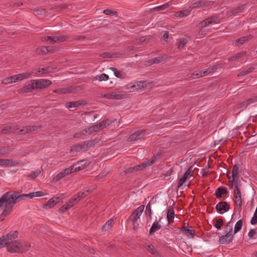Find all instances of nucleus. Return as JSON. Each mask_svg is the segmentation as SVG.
Masks as SVG:
<instances>
[{
    "mask_svg": "<svg viewBox=\"0 0 257 257\" xmlns=\"http://www.w3.org/2000/svg\"><path fill=\"white\" fill-rule=\"evenodd\" d=\"M215 18L214 17H210L203 21L199 23V26L201 28H204L208 25L211 24L215 20Z\"/></svg>",
    "mask_w": 257,
    "mask_h": 257,
    "instance_id": "4be33fe9",
    "label": "nucleus"
},
{
    "mask_svg": "<svg viewBox=\"0 0 257 257\" xmlns=\"http://www.w3.org/2000/svg\"><path fill=\"white\" fill-rule=\"evenodd\" d=\"M245 8V5L243 4L238 6V7L231 10L228 12V15L230 16L236 14L238 13L242 12L243 10Z\"/></svg>",
    "mask_w": 257,
    "mask_h": 257,
    "instance_id": "b1692460",
    "label": "nucleus"
},
{
    "mask_svg": "<svg viewBox=\"0 0 257 257\" xmlns=\"http://www.w3.org/2000/svg\"><path fill=\"white\" fill-rule=\"evenodd\" d=\"M145 135L144 131H138L135 133L132 134L127 139L129 142H133L136 140L142 139Z\"/></svg>",
    "mask_w": 257,
    "mask_h": 257,
    "instance_id": "9b49d317",
    "label": "nucleus"
},
{
    "mask_svg": "<svg viewBox=\"0 0 257 257\" xmlns=\"http://www.w3.org/2000/svg\"><path fill=\"white\" fill-rule=\"evenodd\" d=\"M253 69H254V67H249L246 70L242 71L240 72L238 74L237 76L239 77V76L245 75L249 73L250 72H251V71Z\"/></svg>",
    "mask_w": 257,
    "mask_h": 257,
    "instance_id": "5fc2aeb1",
    "label": "nucleus"
},
{
    "mask_svg": "<svg viewBox=\"0 0 257 257\" xmlns=\"http://www.w3.org/2000/svg\"><path fill=\"white\" fill-rule=\"evenodd\" d=\"M227 189L224 187H219L215 191V195L218 198H222V194H225L227 193Z\"/></svg>",
    "mask_w": 257,
    "mask_h": 257,
    "instance_id": "bb28decb",
    "label": "nucleus"
},
{
    "mask_svg": "<svg viewBox=\"0 0 257 257\" xmlns=\"http://www.w3.org/2000/svg\"><path fill=\"white\" fill-rule=\"evenodd\" d=\"M46 41H50V44H53L55 43H58L59 42H63L66 40V38L64 36H47V38H44Z\"/></svg>",
    "mask_w": 257,
    "mask_h": 257,
    "instance_id": "ddd939ff",
    "label": "nucleus"
},
{
    "mask_svg": "<svg viewBox=\"0 0 257 257\" xmlns=\"http://www.w3.org/2000/svg\"><path fill=\"white\" fill-rule=\"evenodd\" d=\"M41 52L43 54H46L47 53L50 52L49 50V47H43L41 48Z\"/></svg>",
    "mask_w": 257,
    "mask_h": 257,
    "instance_id": "774afa93",
    "label": "nucleus"
},
{
    "mask_svg": "<svg viewBox=\"0 0 257 257\" xmlns=\"http://www.w3.org/2000/svg\"><path fill=\"white\" fill-rule=\"evenodd\" d=\"M189 13H190V12L188 10H186L179 11L176 13V17H178L180 18H183L184 17H185V16H187V15H188Z\"/></svg>",
    "mask_w": 257,
    "mask_h": 257,
    "instance_id": "c03bdc74",
    "label": "nucleus"
},
{
    "mask_svg": "<svg viewBox=\"0 0 257 257\" xmlns=\"http://www.w3.org/2000/svg\"><path fill=\"white\" fill-rule=\"evenodd\" d=\"M223 224V219L221 218H219L218 219H216V223L215 224V227L218 229H220L221 226Z\"/></svg>",
    "mask_w": 257,
    "mask_h": 257,
    "instance_id": "680f3d73",
    "label": "nucleus"
},
{
    "mask_svg": "<svg viewBox=\"0 0 257 257\" xmlns=\"http://www.w3.org/2000/svg\"><path fill=\"white\" fill-rule=\"evenodd\" d=\"M252 38V36L251 35L241 37L235 40V45L236 46H239L251 40Z\"/></svg>",
    "mask_w": 257,
    "mask_h": 257,
    "instance_id": "2eb2a0df",
    "label": "nucleus"
},
{
    "mask_svg": "<svg viewBox=\"0 0 257 257\" xmlns=\"http://www.w3.org/2000/svg\"><path fill=\"white\" fill-rule=\"evenodd\" d=\"M242 226V220H239L237 221L236 223L234 229V233H236L237 232L239 231Z\"/></svg>",
    "mask_w": 257,
    "mask_h": 257,
    "instance_id": "37998d69",
    "label": "nucleus"
},
{
    "mask_svg": "<svg viewBox=\"0 0 257 257\" xmlns=\"http://www.w3.org/2000/svg\"><path fill=\"white\" fill-rule=\"evenodd\" d=\"M207 2L203 1H199L191 4L190 6V8H199L206 5Z\"/></svg>",
    "mask_w": 257,
    "mask_h": 257,
    "instance_id": "72a5a7b5",
    "label": "nucleus"
},
{
    "mask_svg": "<svg viewBox=\"0 0 257 257\" xmlns=\"http://www.w3.org/2000/svg\"><path fill=\"white\" fill-rule=\"evenodd\" d=\"M229 208V205L227 202L224 201H221L218 203L216 205L217 212L220 213H222V211H223V212L228 211Z\"/></svg>",
    "mask_w": 257,
    "mask_h": 257,
    "instance_id": "9d476101",
    "label": "nucleus"
},
{
    "mask_svg": "<svg viewBox=\"0 0 257 257\" xmlns=\"http://www.w3.org/2000/svg\"><path fill=\"white\" fill-rule=\"evenodd\" d=\"M215 68V67H209L207 69L202 70L201 71H202L203 76L207 74H209V73H210L211 72H213Z\"/></svg>",
    "mask_w": 257,
    "mask_h": 257,
    "instance_id": "13d9d810",
    "label": "nucleus"
},
{
    "mask_svg": "<svg viewBox=\"0 0 257 257\" xmlns=\"http://www.w3.org/2000/svg\"><path fill=\"white\" fill-rule=\"evenodd\" d=\"M16 80V82L22 81L24 79H28L31 77V72H26L18 75H14Z\"/></svg>",
    "mask_w": 257,
    "mask_h": 257,
    "instance_id": "f3484780",
    "label": "nucleus"
},
{
    "mask_svg": "<svg viewBox=\"0 0 257 257\" xmlns=\"http://www.w3.org/2000/svg\"><path fill=\"white\" fill-rule=\"evenodd\" d=\"M35 89H37L35 80H31V81L26 83L23 87L18 90V92L19 93H25L27 92H31Z\"/></svg>",
    "mask_w": 257,
    "mask_h": 257,
    "instance_id": "39448f33",
    "label": "nucleus"
},
{
    "mask_svg": "<svg viewBox=\"0 0 257 257\" xmlns=\"http://www.w3.org/2000/svg\"><path fill=\"white\" fill-rule=\"evenodd\" d=\"M163 60L162 57H156L153 59H152L151 60H149L148 61V63H149L150 65H152L155 63H158L159 62H161Z\"/></svg>",
    "mask_w": 257,
    "mask_h": 257,
    "instance_id": "a18cd8bd",
    "label": "nucleus"
},
{
    "mask_svg": "<svg viewBox=\"0 0 257 257\" xmlns=\"http://www.w3.org/2000/svg\"><path fill=\"white\" fill-rule=\"evenodd\" d=\"M15 82H16V80H15V78L14 77V75L9 77H7L2 80V83L4 84H8Z\"/></svg>",
    "mask_w": 257,
    "mask_h": 257,
    "instance_id": "a19ab883",
    "label": "nucleus"
},
{
    "mask_svg": "<svg viewBox=\"0 0 257 257\" xmlns=\"http://www.w3.org/2000/svg\"><path fill=\"white\" fill-rule=\"evenodd\" d=\"M42 70V74H47L50 72L52 70V68L51 67H47L46 68H41Z\"/></svg>",
    "mask_w": 257,
    "mask_h": 257,
    "instance_id": "0e129e2a",
    "label": "nucleus"
},
{
    "mask_svg": "<svg viewBox=\"0 0 257 257\" xmlns=\"http://www.w3.org/2000/svg\"><path fill=\"white\" fill-rule=\"evenodd\" d=\"M238 170L239 168L237 166V165H235L232 168V180H231V183H233V182H234V180L238 178Z\"/></svg>",
    "mask_w": 257,
    "mask_h": 257,
    "instance_id": "a878e982",
    "label": "nucleus"
},
{
    "mask_svg": "<svg viewBox=\"0 0 257 257\" xmlns=\"http://www.w3.org/2000/svg\"><path fill=\"white\" fill-rule=\"evenodd\" d=\"M114 223V219H109L106 223L102 227V231L103 232L107 231L110 229L112 226V225Z\"/></svg>",
    "mask_w": 257,
    "mask_h": 257,
    "instance_id": "5701e85b",
    "label": "nucleus"
},
{
    "mask_svg": "<svg viewBox=\"0 0 257 257\" xmlns=\"http://www.w3.org/2000/svg\"><path fill=\"white\" fill-rule=\"evenodd\" d=\"M256 101V98H255V97L250 98L245 100L243 102L239 104V107H244L246 108L249 104H250L253 102H254Z\"/></svg>",
    "mask_w": 257,
    "mask_h": 257,
    "instance_id": "473e14b6",
    "label": "nucleus"
},
{
    "mask_svg": "<svg viewBox=\"0 0 257 257\" xmlns=\"http://www.w3.org/2000/svg\"><path fill=\"white\" fill-rule=\"evenodd\" d=\"M161 225L159 224L158 222L156 220L152 224L151 228L149 230V234H152L155 233L156 231L158 230L161 228Z\"/></svg>",
    "mask_w": 257,
    "mask_h": 257,
    "instance_id": "cd10ccee",
    "label": "nucleus"
},
{
    "mask_svg": "<svg viewBox=\"0 0 257 257\" xmlns=\"http://www.w3.org/2000/svg\"><path fill=\"white\" fill-rule=\"evenodd\" d=\"M175 216V212L174 211L173 207L172 206H169L168 209L167 210V218L168 224H171L174 221Z\"/></svg>",
    "mask_w": 257,
    "mask_h": 257,
    "instance_id": "a211bd4d",
    "label": "nucleus"
},
{
    "mask_svg": "<svg viewBox=\"0 0 257 257\" xmlns=\"http://www.w3.org/2000/svg\"><path fill=\"white\" fill-rule=\"evenodd\" d=\"M103 13L106 15H114L117 16V12L114 10L105 9L103 11Z\"/></svg>",
    "mask_w": 257,
    "mask_h": 257,
    "instance_id": "6e6d98bb",
    "label": "nucleus"
},
{
    "mask_svg": "<svg viewBox=\"0 0 257 257\" xmlns=\"http://www.w3.org/2000/svg\"><path fill=\"white\" fill-rule=\"evenodd\" d=\"M192 172L193 171L192 170V167L191 166L187 169L184 175L180 179L177 184V186L178 188L183 185V184L186 181L188 176L190 175Z\"/></svg>",
    "mask_w": 257,
    "mask_h": 257,
    "instance_id": "4468645a",
    "label": "nucleus"
},
{
    "mask_svg": "<svg viewBox=\"0 0 257 257\" xmlns=\"http://www.w3.org/2000/svg\"><path fill=\"white\" fill-rule=\"evenodd\" d=\"M85 102L84 101H70L66 103V106L68 108H72V107H77L81 105H84Z\"/></svg>",
    "mask_w": 257,
    "mask_h": 257,
    "instance_id": "412c9836",
    "label": "nucleus"
},
{
    "mask_svg": "<svg viewBox=\"0 0 257 257\" xmlns=\"http://www.w3.org/2000/svg\"><path fill=\"white\" fill-rule=\"evenodd\" d=\"M89 191L87 190L86 192L80 191L77 194L78 196L74 198V200H76L77 202H78L82 198L87 196L88 194Z\"/></svg>",
    "mask_w": 257,
    "mask_h": 257,
    "instance_id": "58836bf2",
    "label": "nucleus"
},
{
    "mask_svg": "<svg viewBox=\"0 0 257 257\" xmlns=\"http://www.w3.org/2000/svg\"><path fill=\"white\" fill-rule=\"evenodd\" d=\"M5 246L7 247L8 251L9 252H20L22 251V244L17 240L11 241Z\"/></svg>",
    "mask_w": 257,
    "mask_h": 257,
    "instance_id": "423d86ee",
    "label": "nucleus"
},
{
    "mask_svg": "<svg viewBox=\"0 0 257 257\" xmlns=\"http://www.w3.org/2000/svg\"><path fill=\"white\" fill-rule=\"evenodd\" d=\"M118 55L117 52H105L100 55V57L103 58H110L112 57H117Z\"/></svg>",
    "mask_w": 257,
    "mask_h": 257,
    "instance_id": "7c9ffc66",
    "label": "nucleus"
},
{
    "mask_svg": "<svg viewBox=\"0 0 257 257\" xmlns=\"http://www.w3.org/2000/svg\"><path fill=\"white\" fill-rule=\"evenodd\" d=\"M103 97L108 99H121L123 98L122 94L120 92L105 94Z\"/></svg>",
    "mask_w": 257,
    "mask_h": 257,
    "instance_id": "6ab92c4d",
    "label": "nucleus"
},
{
    "mask_svg": "<svg viewBox=\"0 0 257 257\" xmlns=\"http://www.w3.org/2000/svg\"><path fill=\"white\" fill-rule=\"evenodd\" d=\"M40 173H41V171L38 170H36L35 171L32 172L31 174H30L28 175V177L31 178H32V179H34L36 177H37L38 176H39Z\"/></svg>",
    "mask_w": 257,
    "mask_h": 257,
    "instance_id": "bf43d9fd",
    "label": "nucleus"
},
{
    "mask_svg": "<svg viewBox=\"0 0 257 257\" xmlns=\"http://www.w3.org/2000/svg\"><path fill=\"white\" fill-rule=\"evenodd\" d=\"M232 228L225 235H222L219 238V241L222 244H229L232 242L233 238V234L231 233Z\"/></svg>",
    "mask_w": 257,
    "mask_h": 257,
    "instance_id": "6e6552de",
    "label": "nucleus"
},
{
    "mask_svg": "<svg viewBox=\"0 0 257 257\" xmlns=\"http://www.w3.org/2000/svg\"><path fill=\"white\" fill-rule=\"evenodd\" d=\"M42 74V70L40 68L34 69L31 71V76H40Z\"/></svg>",
    "mask_w": 257,
    "mask_h": 257,
    "instance_id": "49530a36",
    "label": "nucleus"
},
{
    "mask_svg": "<svg viewBox=\"0 0 257 257\" xmlns=\"http://www.w3.org/2000/svg\"><path fill=\"white\" fill-rule=\"evenodd\" d=\"M146 211L147 212V215H148L150 219H151L152 213V210H151V208L150 202H149L147 204V205L146 206Z\"/></svg>",
    "mask_w": 257,
    "mask_h": 257,
    "instance_id": "052dcab7",
    "label": "nucleus"
},
{
    "mask_svg": "<svg viewBox=\"0 0 257 257\" xmlns=\"http://www.w3.org/2000/svg\"><path fill=\"white\" fill-rule=\"evenodd\" d=\"M245 52H239L238 53H237L236 54L233 55V56L230 57L229 59H228V60L229 61H234V60H236L239 58H240V57H241L243 55L245 54Z\"/></svg>",
    "mask_w": 257,
    "mask_h": 257,
    "instance_id": "79ce46f5",
    "label": "nucleus"
},
{
    "mask_svg": "<svg viewBox=\"0 0 257 257\" xmlns=\"http://www.w3.org/2000/svg\"><path fill=\"white\" fill-rule=\"evenodd\" d=\"M234 197L235 203L238 206V208L241 209L242 205V202L240 190H237V192H235Z\"/></svg>",
    "mask_w": 257,
    "mask_h": 257,
    "instance_id": "aec40b11",
    "label": "nucleus"
},
{
    "mask_svg": "<svg viewBox=\"0 0 257 257\" xmlns=\"http://www.w3.org/2000/svg\"><path fill=\"white\" fill-rule=\"evenodd\" d=\"M141 170V166H140V165H136L133 167H129L126 168L124 171V172L125 174H127L130 173H133L134 172H136L138 171H139Z\"/></svg>",
    "mask_w": 257,
    "mask_h": 257,
    "instance_id": "c756f323",
    "label": "nucleus"
},
{
    "mask_svg": "<svg viewBox=\"0 0 257 257\" xmlns=\"http://www.w3.org/2000/svg\"><path fill=\"white\" fill-rule=\"evenodd\" d=\"M169 7V3H166L162 6L155 7L153 9L155 11L158 12L160 11L164 10Z\"/></svg>",
    "mask_w": 257,
    "mask_h": 257,
    "instance_id": "3c124183",
    "label": "nucleus"
},
{
    "mask_svg": "<svg viewBox=\"0 0 257 257\" xmlns=\"http://www.w3.org/2000/svg\"><path fill=\"white\" fill-rule=\"evenodd\" d=\"M8 152V149L6 147H0V157H2L4 155L7 154Z\"/></svg>",
    "mask_w": 257,
    "mask_h": 257,
    "instance_id": "e2e57ef3",
    "label": "nucleus"
},
{
    "mask_svg": "<svg viewBox=\"0 0 257 257\" xmlns=\"http://www.w3.org/2000/svg\"><path fill=\"white\" fill-rule=\"evenodd\" d=\"M203 76L202 71L200 70H196L191 74V77L194 78V76Z\"/></svg>",
    "mask_w": 257,
    "mask_h": 257,
    "instance_id": "69168bd1",
    "label": "nucleus"
},
{
    "mask_svg": "<svg viewBox=\"0 0 257 257\" xmlns=\"http://www.w3.org/2000/svg\"><path fill=\"white\" fill-rule=\"evenodd\" d=\"M30 198H32L34 197H41L45 195L44 193L42 191H37L36 192L30 193Z\"/></svg>",
    "mask_w": 257,
    "mask_h": 257,
    "instance_id": "864d4df0",
    "label": "nucleus"
},
{
    "mask_svg": "<svg viewBox=\"0 0 257 257\" xmlns=\"http://www.w3.org/2000/svg\"><path fill=\"white\" fill-rule=\"evenodd\" d=\"M70 151L72 152H80L83 151L81 144H76L71 147Z\"/></svg>",
    "mask_w": 257,
    "mask_h": 257,
    "instance_id": "ea45409f",
    "label": "nucleus"
},
{
    "mask_svg": "<svg viewBox=\"0 0 257 257\" xmlns=\"http://www.w3.org/2000/svg\"><path fill=\"white\" fill-rule=\"evenodd\" d=\"M60 198V197L51 198L46 204V205L48 206L49 208H51L54 206V205H55L58 202V200Z\"/></svg>",
    "mask_w": 257,
    "mask_h": 257,
    "instance_id": "c85d7f7f",
    "label": "nucleus"
},
{
    "mask_svg": "<svg viewBox=\"0 0 257 257\" xmlns=\"http://www.w3.org/2000/svg\"><path fill=\"white\" fill-rule=\"evenodd\" d=\"M18 232L15 231L13 232L7 233L6 235L0 238V248L5 246L6 244L9 243L11 241L18 237Z\"/></svg>",
    "mask_w": 257,
    "mask_h": 257,
    "instance_id": "20e7f679",
    "label": "nucleus"
},
{
    "mask_svg": "<svg viewBox=\"0 0 257 257\" xmlns=\"http://www.w3.org/2000/svg\"><path fill=\"white\" fill-rule=\"evenodd\" d=\"M109 69L111 70L114 72V75L116 77L119 78H123V77L122 76V75L115 68L110 67Z\"/></svg>",
    "mask_w": 257,
    "mask_h": 257,
    "instance_id": "09e8293b",
    "label": "nucleus"
},
{
    "mask_svg": "<svg viewBox=\"0 0 257 257\" xmlns=\"http://www.w3.org/2000/svg\"><path fill=\"white\" fill-rule=\"evenodd\" d=\"M145 208L144 205H141L136 209L132 213L130 216V220L133 223V227L134 229L138 228V224L137 223V221L140 218L141 214H142Z\"/></svg>",
    "mask_w": 257,
    "mask_h": 257,
    "instance_id": "7ed1b4c3",
    "label": "nucleus"
},
{
    "mask_svg": "<svg viewBox=\"0 0 257 257\" xmlns=\"http://www.w3.org/2000/svg\"><path fill=\"white\" fill-rule=\"evenodd\" d=\"M188 40L185 38H181L179 40L178 42V48H183L184 46L187 44Z\"/></svg>",
    "mask_w": 257,
    "mask_h": 257,
    "instance_id": "603ef678",
    "label": "nucleus"
},
{
    "mask_svg": "<svg viewBox=\"0 0 257 257\" xmlns=\"http://www.w3.org/2000/svg\"><path fill=\"white\" fill-rule=\"evenodd\" d=\"M108 75L104 73H102L99 75H97L96 77H94V80H98L99 81H106L108 80Z\"/></svg>",
    "mask_w": 257,
    "mask_h": 257,
    "instance_id": "e433bc0d",
    "label": "nucleus"
},
{
    "mask_svg": "<svg viewBox=\"0 0 257 257\" xmlns=\"http://www.w3.org/2000/svg\"><path fill=\"white\" fill-rule=\"evenodd\" d=\"M156 159V157H153L152 158L151 160H148L146 162H145L143 164H141L140 165V166H141V170L143 169L144 168H146L148 166H151L153 163H154L155 160Z\"/></svg>",
    "mask_w": 257,
    "mask_h": 257,
    "instance_id": "c9c22d12",
    "label": "nucleus"
},
{
    "mask_svg": "<svg viewBox=\"0 0 257 257\" xmlns=\"http://www.w3.org/2000/svg\"><path fill=\"white\" fill-rule=\"evenodd\" d=\"M9 192V202L6 206V210H5V212L6 210H13V208L14 205L17 203L21 200L25 199L27 197L30 198V194H20L19 192L18 191H15L13 193L11 192Z\"/></svg>",
    "mask_w": 257,
    "mask_h": 257,
    "instance_id": "f257e3e1",
    "label": "nucleus"
},
{
    "mask_svg": "<svg viewBox=\"0 0 257 257\" xmlns=\"http://www.w3.org/2000/svg\"><path fill=\"white\" fill-rule=\"evenodd\" d=\"M33 13L35 16L46 15V10L42 8H37L33 10Z\"/></svg>",
    "mask_w": 257,
    "mask_h": 257,
    "instance_id": "4c0bfd02",
    "label": "nucleus"
},
{
    "mask_svg": "<svg viewBox=\"0 0 257 257\" xmlns=\"http://www.w3.org/2000/svg\"><path fill=\"white\" fill-rule=\"evenodd\" d=\"M98 140L97 139H94V140H89L83 142L81 143L82 149L83 151H86L88 150L89 148L93 146L97 142Z\"/></svg>",
    "mask_w": 257,
    "mask_h": 257,
    "instance_id": "dca6fc26",
    "label": "nucleus"
},
{
    "mask_svg": "<svg viewBox=\"0 0 257 257\" xmlns=\"http://www.w3.org/2000/svg\"><path fill=\"white\" fill-rule=\"evenodd\" d=\"M185 234L189 237L193 238L196 234L195 230L193 227L188 226V228L185 230Z\"/></svg>",
    "mask_w": 257,
    "mask_h": 257,
    "instance_id": "2f4dec72",
    "label": "nucleus"
},
{
    "mask_svg": "<svg viewBox=\"0 0 257 257\" xmlns=\"http://www.w3.org/2000/svg\"><path fill=\"white\" fill-rule=\"evenodd\" d=\"M78 91V88L76 87L70 86L62 89H57L54 91L55 93L60 94H68L71 93H76Z\"/></svg>",
    "mask_w": 257,
    "mask_h": 257,
    "instance_id": "f8f14e48",
    "label": "nucleus"
},
{
    "mask_svg": "<svg viewBox=\"0 0 257 257\" xmlns=\"http://www.w3.org/2000/svg\"><path fill=\"white\" fill-rule=\"evenodd\" d=\"M146 249L152 254H155L157 252V250L154 245L150 244L147 246Z\"/></svg>",
    "mask_w": 257,
    "mask_h": 257,
    "instance_id": "8fccbe9b",
    "label": "nucleus"
},
{
    "mask_svg": "<svg viewBox=\"0 0 257 257\" xmlns=\"http://www.w3.org/2000/svg\"><path fill=\"white\" fill-rule=\"evenodd\" d=\"M104 122L101 121L98 124L94 125L93 128H95V131L97 132L98 131L103 129L105 127V124H103Z\"/></svg>",
    "mask_w": 257,
    "mask_h": 257,
    "instance_id": "4d7b16f0",
    "label": "nucleus"
},
{
    "mask_svg": "<svg viewBox=\"0 0 257 257\" xmlns=\"http://www.w3.org/2000/svg\"><path fill=\"white\" fill-rule=\"evenodd\" d=\"M9 192H6L4 194H3L1 197L0 198V208L2 207L4 203H6V205L4 207V209L0 215V219L3 221L5 217L8 216L10 214V213L12 211V210H6L5 212V210H6V206L9 202Z\"/></svg>",
    "mask_w": 257,
    "mask_h": 257,
    "instance_id": "f03ea898",
    "label": "nucleus"
},
{
    "mask_svg": "<svg viewBox=\"0 0 257 257\" xmlns=\"http://www.w3.org/2000/svg\"><path fill=\"white\" fill-rule=\"evenodd\" d=\"M37 89H43L49 87L52 83L51 80L45 79L35 80Z\"/></svg>",
    "mask_w": 257,
    "mask_h": 257,
    "instance_id": "0eeeda50",
    "label": "nucleus"
},
{
    "mask_svg": "<svg viewBox=\"0 0 257 257\" xmlns=\"http://www.w3.org/2000/svg\"><path fill=\"white\" fill-rule=\"evenodd\" d=\"M42 127L41 125H28L25 126L26 132L29 133L33 131H37Z\"/></svg>",
    "mask_w": 257,
    "mask_h": 257,
    "instance_id": "f704fd0d",
    "label": "nucleus"
},
{
    "mask_svg": "<svg viewBox=\"0 0 257 257\" xmlns=\"http://www.w3.org/2000/svg\"><path fill=\"white\" fill-rule=\"evenodd\" d=\"M70 174H71V170H70L68 168H66L64 169L62 172L59 173L55 177V179L56 180V181H58Z\"/></svg>",
    "mask_w": 257,
    "mask_h": 257,
    "instance_id": "393cba45",
    "label": "nucleus"
},
{
    "mask_svg": "<svg viewBox=\"0 0 257 257\" xmlns=\"http://www.w3.org/2000/svg\"><path fill=\"white\" fill-rule=\"evenodd\" d=\"M209 168H210V167L208 166V168L205 167L202 169V176L203 177H206L208 175V169H209Z\"/></svg>",
    "mask_w": 257,
    "mask_h": 257,
    "instance_id": "338daca9",
    "label": "nucleus"
},
{
    "mask_svg": "<svg viewBox=\"0 0 257 257\" xmlns=\"http://www.w3.org/2000/svg\"><path fill=\"white\" fill-rule=\"evenodd\" d=\"M94 125H92L88 128H85L83 131L82 134L83 135H85L86 134L88 133L89 134H91L94 132H95V128H93Z\"/></svg>",
    "mask_w": 257,
    "mask_h": 257,
    "instance_id": "de8ad7c7",
    "label": "nucleus"
},
{
    "mask_svg": "<svg viewBox=\"0 0 257 257\" xmlns=\"http://www.w3.org/2000/svg\"><path fill=\"white\" fill-rule=\"evenodd\" d=\"M19 164V161L13 159H0V165L7 167L18 166Z\"/></svg>",
    "mask_w": 257,
    "mask_h": 257,
    "instance_id": "1a4fd4ad",
    "label": "nucleus"
}]
</instances>
